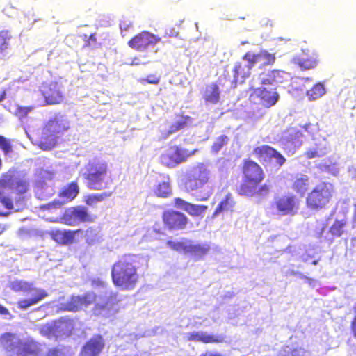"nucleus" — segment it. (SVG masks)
I'll list each match as a JSON object with an SVG mask.
<instances>
[{
    "instance_id": "nucleus-35",
    "label": "nucleus",
    "mask_w": 356,
    "mask_h": 356,
    "mask_svg": "<svg viewBox=\"0 0 356 356\" xmlns=\"http://www.w3.org/2000/svg\"><path fill=\"white\" fill-rule=\"evenodd\" d=\"M190 242L191 241L186 238H182L181 241H168L167 245L175 251L188 254Z\"/></svg>"
},
{
    "instance_id": "nucleus-23",
    "label": "nucleus",
    "mask_w": 356,
    "mask_h": 356,
    "mask_svg": "<svg viewBox=\"0 0 356 356\" xmlns=\"http://www.w3.org/2000/svg\"><path fill=\"white\" fill-rule=\"evenodd\" d=\"M254 92L260 98L261 104L267 108L274 106L280 98V95L276 91L268 90L264 87L255 88Z\"/></svg>"
},
{
    "instance_id": "nucleus-2",
    "label": "nucleus",
    "mask_w": 356,
    "mask_h": 356,
    "mask_svg": "<svg viewBox=\"0 0 356 356\" xmlns=\"http://www.w3.org/2000/svg\"><path fill=\"white\" fill-rule=\"evenodd\" d=\"M106 174V163L97 158L90 160L82 172L88 187L95 190H100L106 187L105 181Z\"/></svg>"
},
{
    "instance_id": "nucleus-49",
    "label": "nucleus",
    "mask_w": 356,
    "mask_h": 356,
    "mask_svg": "<svg viewBox=\"0 0 356 356\" xmlns=\"http://www.w3.org/2000/svg\"><path fill=\"white\" fill-rule=\"evenodd\" d=\"M345 222L342 220H336L333 225L331 227L330 232L333 236H340L343 233V229Z\"/></svg>"
},
{
    "instance_id": "nucleus-16",
    "label": "nucleus",
    "mask_w": 356,
    "mask_h": 356,
    "mask_svg": "<svg viewBox=\"0 0 356 356\" xmlns=\"http://www.w3.org/2000/svg\"><path fill=\"white\" fill-rule=\"evenodd\" d=\"M92 285L94 289H99V294H95L97 297V301L101 302L102 304H105L106 302H108V307L104 308V312H107L109 314V316L113 314L115 312V309H113V298L111 296V294L108 292L106 289V283L99 280V279H94L92 281Z\"/></svg>"
},
{
    "instance_id": "nucleus-58",
    "label": "nucleus",
    "mask_w": 356,
    "mask_h": 356,
    "mask_svg": "<svg viewBox=\"0 0 356 356\" xmlns=\"http://www.w3.org/2000/svg\"><path fill=\"white\" fill-rule=\"evenodd\" d=\"M142 63L140 61V59L138 58H134L132 59V61L131 63V65H139V64H141Z\"/></svg>"
},
{
    "instance_id": "nucleus-4",
    "label": "nucleus",
    "mask_w": 356,
    "mask_h": 356,
    "mask_svg": "<svg viewBox=\"0 0 356 356\" xmlns=\"http://www.w3.org/2000/svg\"><path fill=\"white\" fill-rule=\"evenodd\" d=\"M11 288L13 291L27 293L31 297L21 300L18 302V307L26 310L30 307L38 304L47 296V293L42 289L35 288L33 284L23 280H16L12 282Z\"/></svg>"
},
{
    "instance_id": "nucleus-63",
    "label": "nucleus",
    "mask_w": 356,
    "mask_h": 356,
    "mask_svg": "<svg viewBox=\"0 0 356 356\" xmlns=\"http://www.w3.org/2000/svg\"><path fill=\"white\" fill-rule=\"evenodd\" d=\"M90 232V230H87V232H86L87 236H88V234H89Z\"/></svg>"
},
{
    "instance_id": "nucleus-12",
    "label": "nucleus",
    "mask_w": 356,
    "mask_h": 356,
    "mask_svg": "<svg viewBox=\"0 0 356 356\" xmlns=\"http://www.w3.org/2000/svg\"><path fill=\"white\" fill-rule=\"evenodd\" d=\"M90 221H91V217L84 207L69 208L62 218V222L70 226H76L81 222Z\"/></svg>"
},
{
    "instance_id": "nucleus-33",
    "label": "nucleus",
    "mask_w": 356,
    "mask_h": 356,
    "mask_svg": "<svg viewBox=\"0 0 356 356\" xmlns=\"http://www.w3.org/2000/svg\"><path fill=\"white\" fill-rule=\"evenodd\" d=\"M235 204V202L232 195L230 193L226 195L224 200H222L217 206L212 217H217L220 213L232 210Z\"/></svg>"
},
{
    "instance_id": "nucleus-11",
    "label": "nucleus",
    "mask_w": 356,
    "mask_h": 356,
    "mask_svg": "<svg viewBox=\"0 0 356 356\" xmlns=\"http://www.w3.org/2000/svg\"><path fill=\"white\" fill-rule=\"evenodd\" d=\"M303 142V134L296 127L288 129L280 139V145L288 155H293Z\"/></svg>"
},
{
    "instance_id": "nucleus-9",
    "label": "nucleus",
    "mask_w": 356,
    "mask_h": 356,
    "mask_svg": "<svg viewBox=\"0 0 356 356\" xmlns=\"http://www.w3.org/2000/svg\"><path fill=\"white\" fill-rule=\"evenodd\" d=\"M333 192V186L330 183L317 185L307 198V206L312 209H322L330 201Z\"/></svg>"
},
{
    "instance_id": "nucleus-13",
    "label": "nucleus",
    "mask_w": 356,
    "mask_h": 356,
    "mask_svg": "<svg viewBox=\"0 0 356 356\" xmlns=\"http://www.w3.org/2000/svg\"><path fill=\"white\" fill-rule=\"evenodd\" d=\"M254 152L261 161L273 163L275 166L281 167L286 161V159L278 151L268 145L258 147Z\"/></svg>"
},
{
    "instance_id": "nucleus-41",
    "label": "nucleus",
    "mask_w": 356,
    "mask_h": 356,
    "mask_svg": "<svg viewBox=\"0 0 356 356\" xmlns=\"http://www.w3.org/2000/svg\"><path fill=\"white\" fill-rule=\"evenodd\" d=\"M111 193L103 192L101 193H93L86 198V203L90 206H95L98 202L103 201L106 197H109Z\"/></svg>"
},
{
    "instance_id": "nucleus-34",
    "label": "nucleus",
    "mask_w": 356,
    "mask_h": 356,
    "mask_svg": "<svg viewBox=\"0 0 356 356\" xmlns=\"http://www.w3.org/2000/svg\"><path fill=\"white\" fill-rule=\"evenodd\" d=\"M258 181H252L250 180H245L241 185L239 193L245 196H254L256 195V188L258 186Z\"/></svg>"
},
{
    "instance_id": "nucleus-44",
    "label": "nucleus",
    "mask_w": 356,
    "mask_h": 356,
    "mask_svg": "<svg viewBox=\"0 0 356 356\" xmlns=\"http://www.w3.org/2000/svg\"><path fill=\"white\" fill-rule=\"evenodd\" d=\"M40 332L42 336L46 337L49 339L56 340V334L54 332L53 323L41 326L40 328Z\"/></svg>"
},
{
    "instance_id": "nucleus-48",
    "label": "nucleus",
    "mask_w": 356,
    "mask_h": 356,
    "mask_svg": "<svg viewBox=\"0 0 356 356\" xmlns=\"http://www.w3.org/2000/svg\"><path fill=\"white\" fill-rule=\"evenodd\" d=\"M11 38V35L8 31H1L0 32V51L2 52L8 47V42Z\"/></svg>"
},
{
    "instance_id": "nucleus-31",
    "label": "nucleus",
    "mask_w": 356,
    "mask_h": 356,
    "mask_svg": "<svg viewBox=\"0 0 356 356\" xmlns=\"http://www.w3.org/2000/svg\"><path fill=\"white\" fill-rule=\"evenodd\" d=\"M76 232L70 230H56L53 232L52 238L58 243L67 245L73 243Z\"/></svg>"
},
{
    "instance_id": "nucleus-43",
    "label": "nucleus",
    "mask_w": 356,
    "mask_h": 356,
    "mask_svg": "<svg viewBox=\"0 0 356 356\" xmlns=\"http://www.w3.org/2000/svg\"><path fill=\"white\" fill-rule=\"evenodd\" d=\"M170 193L171 188L169 183L167 181H163L162 183L159 184L155 190V193L158 196L163 197H167L170 194Z\"/></svg>"
},
{
    "instance_id": "nucleus-6",
    "label": "nucleus",
    "mask_w": 356,
    "mask_h": 356,
    "mask_svg": "<svg viewBox=\"0 0 356 356\" xmlns=\"http://www.w3.org/2000/svg\"><path fill=\"white\" fill-rule=\"evenodd\" d=\"M67 128L68 124L65 120H49L42 130L39 145L42 149H51L57 143L58 135Z\"/></svg>"
},
{
    "instance_id": "nucleus-45",
    "label": "nucleus",
    "mask_w": 356,
    "mask_h": 356,
    "mask_svg": "<svg viewBox=\"0 0 356 356\" xmlns=\"http://www.w3.org/2000/svg\"><path fill=\"white\" fill-rule=\"evenodd\" d=\"M243 65L245 66L246 69H248V71L251 72V70L252 67L257 64L254 57V53L248 51L247 52L243 57Z\"/></svg>"
},
{
    "instance_id": "nucleus-24",
    "label": "nucleus",
    "mask_w": 356,
    "mask_h": 356,
    "mask_svg": "<svg viewBox=\"0 0 356 356\" xmlns=\"http://www.w3.org/2000/svg\"><path fill=\"white\" fill-rule=\"evenodd\" d=\"M54 329L56 334V340L60 338L67 337L74 326L72 320L66 318H62L60 320L53 323Z\"/></svg>"
},
{
    "instance_id": "nucleus-7",
    "label": "nucleus",
    "mask_w": 356,
    "mask_h": 356,
    "mask_svg": "<svg viewBox=\"0 0 356 356\" xmlns=\"http://www.w3.org/2000/svg\"><path fill=\"white\" fill-rule=\"evenodd\" d=\"M29 184L26 180L14 177L12 174L3 175L0 179V202L8 209H13L12 200L6 197V191H15L18 193H24L28 189Z\"/></svg>"
},
{
    "instance_id": "nucleus-42",
    "label": "nucleus",
    "mask_w": 356,
    "mask_h": 356,
    "mask_svg": "<svg viewBox=\"0 0 356 356\" xmlns=\"http://www.w3.org/2000/svg\"><path fill=\"white\" fill-rule=\"evenodd\" d=\"M309 184V180L307 176H302L298 178L293 183V188L300 194H304L307 189Z\"/></svg>"
},
{
    "instance_id": "nucleus-39",
    "label": "nucleus",
    "mask_w": 356,
    "mask_h": 356,
    "mask_svg": "<svg viewBox=\"0 0 356 356\" xmlns=\"http://www.w3.org/2000/svg\"><path fill=\"white\" fill-rule=\"evenodd\" d=\"M254 57L257 63L266 65L273 63L275 57L273 54L268 53L267 51H261L258 54H254Z\"/></svg>"
},
{
    "instance_id": "nucleus-40",
    "label": "nucleus",
    "mask_w": 356,
    "mask_h": 356,
    "mask_svg": "<svg viewBox=\"0 0 356 356\" xmlns=\"http://www.w3.org/2000/svg\"><path fill=\"white\" fill-rule=\"evenodd\" d=\"M234 77L236 81H238V78L239 76L241 77V82L243 81L247 77H249L251 72L248 71V69H246L245 66L242 63H236L234 65Z\"/></svg>"
},
{
    "instance_id": "nucleus-18",
    "label": "nucleus",
    "mask_w": 356,
    "mask_h": 356,
    "mask_svg": "<svg viewBox=\"0 0 356 356\" xmlns=\"http://www.w3.org/2000/svg\"><path fill=\"white\" fill-rule=\"evenodd\" d=\"M159 39L156 35L147 31H143L135 36L129 42V45L138 51L145 50L148 46L155 44Z\"/></svg>"
},
{
    "instance_id": "nucleus-53",
    "label": "nucleus",
    "mask_w": 356,
    "mask_h": 356,
    "mask_svg": "<svg viewBox=\"0 0 356 356\" xmlns=\"http://www.w3.org/2000/svg\"><path fill=\"white\" fill-rule=\"evenodd\" d=\"M46 356H65L62 350L58 348L49 349Z\"/></svg>"
},
{
    "instance_id": "nucleus-28",
    "label": "nucleus",
    "mask_w": 356,
    "mask_h": 356,
    "mask_svg": "<svg viewBox=\"0 0 356 356\" xmlns=\"http://www.w3.org/2000/svg\"><path fill=\"white\" fill-rule=\"evenodd\" d=\"M330 150L328 143L326 140L322 139L316 143L314 147H310L305 153L308 159L322 157Z\"/></svg>"
},
{
    "instance_id": "nucleus-52",
    "label": "nucleus",
    "mask_w": 356,
    "mask_h": 356,
    "mask_svg": "<svg viewBox=\"0 0 356 356\" xmlns=\"http://www.w3.org/2000/svg\"><path fill=\"white\" fill-rule=\"evenodd\" d=\"M141 83L147 82L152 84H157L159 82V77L154 74L149 75L146 79L140 80Z\"/></svg>"
},
{
    "instance_id": "nucleus-14",
    "label": "nucleus",
    "mask_w": 356,
    "mask_h": 356,
    "mask_svg": "<svg viewBox=\"0 0 356 356\" xmlns=\"http://www.w3.org/2000/svg\"><path fill=\"white\" fill-rule=\"evenodd\" d=\"M40 91L47 104H58L63 101L62 87L56 82L43 84Z\"/></svg>"
},
{
    "instance_id": "nucleus-20",
    "label": "nucleus",
    "mask_w": 356,
    "mask_h": 356,
    "mask_svg": "<svg viewBox=\"0 0 356 356\" xmlns=\"http://www.w3.org/2000/svg\"><path fill=\"white\" fill-rule=\"evenodd\" d=\"M104 346L103 338L101 336H96L85 344L81 352V356H98Z\"/></svg>"
},
{
    "instance_id": "nucleus-26",
    "label": "nucleus",
    "mask_w": 356,
    "mask_h": 356,
    "mask_svg": "<svg viewBox=\"0 0 356 356\" xmlns=\"http://www.w3.org/2000/svg\"><path fill=\"white\" fill-rule=\"evenodd\" d=\"M175 206L177 209L186 211L190 215L193 216H199L202 215L207 209V206L193 204L179 197L175 199Z\"/></svg>"
},
{
    "instance_id": "nucleus-37",
    "label": "nucleus",
    "mask_w": 356,
    "mask_h": 356,
    "mask_svg": "<svg viewBox=\"0 0 356 356\" xmlns=\"http://www.w3.org/2000/svg\"><path fill=\"white\" fill-rule=\"evenodd\" d=\"M284 356H310V353L305 349L296 346H286L283 349Z\"/></svg>"
},
{
    "instance_id": "nucleus-21",
    "label": "nucleus",
    "mask_w": 356,
    "mask_h": 356,
    "mask_svg": "<svg viewBox=\"0 0 356 356\" xmlns=\"http://www.w3.org/2000/svg\"><path fill=\"white\" fill-rule=\"evenodd\" d=\"M292 62L302 70H309L316 66L317 56L314 53L310 54L309 50L302 51L300 55L293 58Z\"/></svg>"
},
{
    "instance_id": "nucleus-5",
    "label": "nucleus",
    "mask_w": 356,
    "mask_h": 356,
    "mask_svg": "<svg viewBox=\"0 0 356 356\" xmlns=\"http://www.w3.org/2000/svg\"><path fill=\"white\" fill-rule=\"evenodd\" d=\"M211 177V171L202 163L191 167L186 171L185 188L188 191L200 190L209 182Z\"/></svg>"
},
{
    "instance_id": "nucleus-10",
    "label": "nucleus",
    "mask_w": 356,
    "mask_h": 356,
    "mask_svg": "<svg viewBox=\"0 0 356 356\" xmlns=\"http://www.w3.org/2000/svg\"><path fill=\"white\" fill-rule=\"evenodd\" d=\"M197 149L189 151L178 146H172L161 156V162L168 167H175L184 162L186 159L195 154Z\"/></svg>"
},
{
    "instance_id": "nucleus-27",
    "label": "nucleus",
    "mask_w": 356,
    "mask_h": 356,
    "mask_svg": "<svg viewBox=\"0 0 356 356\" xmlns=\"http://www.w3.org/2000/svg\"><path fill=\"white\" fill-rule=\"evenodd\" d=\"M202 98L206 104H217L220 101V90L216 83L205 86L202 92Z\"/></svg>"
},
{
    "instance_id": "nucleus-32",
    "label": "nucleus",
    "mask_w": 356,
    "mask_h": 356,
    "mask_svg": "<svg viewBox=\"0 0 356 356\" xmlns=\"http://www.w3.org/2000/svg\"><path fill=\"white\" fill-rule=\"evenodd\" d=\"M283 72L279 70H273L266 74H261L259 76V80L262 85H275L281 82Z\"/></svg>"
},
{
    "instance_id": "nucleus-19",
    "label": "nucleus",
    "mask_w": 356,
    "mask_h": 356,
    "mask_svg": "<svg viewBox=\"0 0 356 356\" xmlns=\"http://www.w3.org/2000/svg\"><path fill=\"white\" fill-rule=\"evenodd\" d=\"M79 193V186L76 183L72 182L69 186L64 188L59 197V199L54 200L48 204L49 208L59 207L66 202L73 200Z\"/></svg>"
},
{
    "instance_id": "nucleus-8",
    "label": "nucleus",
    "mask_w": 356,
    "mask_h": 356,
    "mask_svg": "<svg viewBox=\"0 0 356 356\" xmlns=\"http://www.w3.org/2000/svg\"><path fill=\"white\" fill-rule=\"evenodd\" d=\"M92 302H95V312L97 314L109 316L108 313L104 312V308L108 307V302L102 304L98 302L97 297L94 293H87L83 296H72L70 301L60 304V309L75 312L83 307H87Z\"/></svg>"
},
{
    "instance_id": "nucleus-36",
    "label": "nucleus",
    "mask_w": 356,
    "mask_h": 356,
    "mask_svg": "<svg viewBox=\"0 0 356 356\" xmlns=\"http://www.w3.org/2000/svg\"><path fill=\"white\" fill-rule=\"evenodd\" d=\"M325 93V88L321 83H316L314 87L307 91L309 100L314 101L322 97Z\"/></svg>"
},
{
    "instance_id": "nucleus-56",
    "label": "nucleus",
    "mask_w": 356,
    "mask_h": 356,
    "mask_svg": "<svg viewBox=\"0 0 356 356\" xmlns=\"http://www.w3.org/2000/svg\"><path fill=\"white\" fill-rule=\"evenodd\" d=\"M355 312V316L352 322V330L353 332L354 336L356 337V304L354 307Z\"/></svg>"
},
{
    "instance_id": "nucleus-54",
    "label": "nucleus",
    "mask_w": 356,
    "mask_h": 356,
    "mask_svg": "<svg viewBox=\"0 0 356 356\" xmlns=\"http://www.w3.org/2000/svg\"><path fill=\"white\" fill-rule=\"evenodd\" d=\"M290 274L292 275L297 276L298 277H299L300 279H306L308 281L312 280L310 278L307 277V276L304 275L302 273L298 272V271L291 270Z\"/></svg>"
},
{
    "instance_id": "nucleus-29",
    "label": "nucleus",
    "mask_w": 356,
    "mask_h": 356,
    "mask_svg": "<svg viewBox=\"0 0 356 356\" xmlns=\"http://www.w3.org/2000/svg\"><path fill=\"white\" fill-rule=\"evenodd\" d=\"M54 188L44 181H36L35 186V194L38 199L46 200L54 194Z\"/></svg>"
},
{
    "instance_id": "nucleus-15",
    "label": "nucleus",
    "mask_w": 356,
    "mask_h": 356,
    "mask_svg": "<svg viewBox=\"0 0 356 356\" xmlns=\"http://www.w3.org/2000/svg\"><path fill=\"white\" fill-rule=\"evenodd\" d=\"M297 201L293 195H284L275 199L274 207L278 215H291L295 212Z\"/></svg>"
},
{
    "instance_id": "nucleus-59",
    "label": "nucleus",
    "mask_w": 356,
    "mask_h": 356,
    "mask_svg": "<svg viewBox=\"0 0 356 356\" xmlns=\"http://www.w3.org/2000/svg\"><path fill=\"white\" fill-rule=\"evenodd\" d=\"M6 97V90L2 91V92L0 94V102L3 101Z\"/></svg>"
},
{
    "instance_id": "nucleus-3",
    "label": "nucleus",
    "mask_w": 356,
    "mask_h": 356,
    "mask_svg": "<svg viewBox=\"0 0 356 356\" xmlns=\"http://www.w3.org/2000/svg\"><path fill=\"white\" fill-rule=\"evenodd\" d=\"M1 343L10 355L39 356V348L32 342H22L19 337L10 332L1 337Z\"/></svg>"
},
{
    "instance_id": "nucleus-38",
    "label": "nucleus",
    "mask_w": 356,
    "mask_h": 356,
    "mask_svg": "<svg viewBox=\"0 0 356 356\" xmlns=\"http://www.w3.org/2000/svg\"><path fill=\"white\" fill-rule=\"evenodd\" d=\"M186 124V122L183 118L178 119L169 127V129L167 131H162V138L164 139L168 138L170 135L183 129L185 127Z\"/></svg>"
},
{
    "instance_id": "nucleus-22",
    "label": "nucleus",
    "mask_w": 356,
    "mask_h": 356,
    "mask_svg": "<svg viewBox=\"0 0 356 356\" xmlns=\"http://www.w3.org/2000/svg\"><path fill=\"white\" fill-rule=\"evenodd\" d=\"M243 174L246 180L261 182L264 179L261 167L254 161H247L243 166Z\"/></svg>"
},
{
    "instance_id": "nucleus-46",
    "label": "nucleus",
    "mask_w": 356,
    "mask_h": 356,
    "mask_svg": "<svg viewBox=\"0 0 356 356\" xmlns=\"http://www.w3.org/2000/svg\"><path fill=\"white\" fill-rule=\"evenodd\" d=\"M228 142L229 138L227 136L225 135L220 136L216 139L212 146V152L214 153H218L225 145L228 143Z\"/></svg>"
},
{
    "instance_id": "nucleus-61",
    "label": "nucleus",
    "mask_w": 356,
    "mask_h": 356,
    "mask_svg": "<svg viewBox=\"0 0 356 356\" xmlns=\"http://www.w3.org/2000/svg\"><path fill=\"white\" fill-rule=\"evenodd\" d=\"M302 80H305V81H310V79L309 78H303Z\"/></svg>"
},
{
    "instance_id": "nucleus-51",
    "label": "nucleus",
    "mask_w": 356,
    "mask_h": 356,
    "mask_svg": "<svg viewBox=\"0 0 356 356\" xmlns=\"http://www.w3.org/2000/svg\"><path fill=\"white\" fill-rule=\"evenodd\" d=\"M268 192H269V187L267 186V184H264L259 188L257 186L255 195H257L259 197H264V196L267 195Z\"/></svg>"
},
{
    "instance_id": "nucleus-57",
    "label": "nucleus",
    "mask_w": 356,
    "mask_h": 356,
    "mask_svg": "<svg viewBox=\"0 0 356 356\" xmlns=\"http://www.w3.org/2000/svg\"><path fill=\"white\" fill-rule=\"evenodd\" d=\"M200 356H221V355L211 352H206L204 354H202Z\"/></svg>"
},
{
    "instance_id": "nucleus-25",
    "label": "nucleus",
    "mask_w": 356,
    "mask_h": 356,
    "mask_svg": "<svg viewBox=\"0 0 356 356\" xmlns=\"http://www.w3.org/2000/svg\"><path fill=\"white\" fill-rule=\"evenodd\" d=\"M186 337L188 341L202 342L204 343H219L222 342L224 339L222 336H214L203 331L188 332L186 334Z\"/></svg>"
},
{
    "instance_id": "nucleus-30",
    "label": "nucleus",
    "mask_w": 356,
    "mask_h": 356,
    "mask_svg": "<svg viewBox=\"0 0 356 356\" xmlns=\"http://www.w3.org/2000/svg\"><path fill=\"white\" fill-rule=\"evenodd\" d=\"M188 254H190L195 259H201L210 250V246L207 243H194L190 242Z\"/></svg>"
},
{
    "instance_id": "nucleus-17",
    "label": "nucleus",
    "mask_w": 356,
    "mask_h": 356,
    "mask_svg": "<svg viewBox=\"0 0 356 356\" xmlns=\"http://www.w3.org/2000/svg\"><path fill=\"white\" fill-rule=\"evenodd\" d=\"M163 219L170 229H184L187 223V217L184 213L175 211L164 212Z\"/></svg>"
},
{
    "instance_id": "nucleus-1",
    "label": "nucleus",
    "mask_w": 356,
    "mask_h": 356,
    "mask_svg": "<svg viewBox=\"0 0 356 356\" xmlns=\"http://www.w3.org/2000/svg\"><path fill=\"white\" fill-rule=\"evenodd\" d=\"M137 257L126 256L115 262L112 268L111 276L114 284L122 289H133L138 279L135 265Z\"/></svg>"
},
{
    "instance_id": "nucleus-60",
    "label": "nucleus",
    "mask_w": 356,
    "mask_h": 356,
    "mask_svg": "<svg viewBox=\"0 0 356 356\" xmlns=\"http://www.w3.org/2000/svg\"><path fill=\"white\" fill-rule=\"evenodd\" d=\"M211 193L207 195V196L202 197L201 200H207Z\"/></svg>"
},
{
    "instance_id": "nucleus-50",
    "label": "nucleus",
    "mask_w": 356,
    "mask_h": 356,
    "mask_svg": "<svg viewBox=\"0 0 356 356\" xmlns=\"http://www.w3.org/2000/svg\"><path fill=\"white\" fill-rule=\"evenodd\" d=\"M0 148L7 156L12 152V147L10 142L3 136H0Z\"/></svg>"
},
{
    "instance_id": "nucleus-62",
    "label": "nucleus",
    "mask_w": 356,
    "mask_h": 356,
    "mask_svg": "<svg viewBox=\"0 0 356 356\" xmlns=\"http://www.w3.org/2000/svg\"><path fill=\"white\" fill-rule=\"evenodd\" d=\"M312 264H313L314 265H316V264H318V260H314V261H313Z\"/></svg>"
},
{
    "instance_id": "nucleus-55",
    "label": "nucleus",
    "mask_w": 356,
    "mask_h": 356,
    "mask_svg": "<svg viewBox=\"0 0 356 356\" xmlns=\"http://www.w3.org/2000/svg\"><path fill=\"white\" fill-rule=\"evenodd\" d=\"M0 314L3 316H8L11 318V314L9 311L1 305H0Z\"/></svg>"
},
{
    "instance_id": "nucleus-47",
    "label": "nucleus",
    "mask_w": 356,
    "mask_h": 356,
    "mask_svg": "<svg viewBox=\"0 0 356 356\" xmlns=\"http://www.w3.org/2000/svg\"><path fill=\"white\" fill-rule=\"evenodd\" d=\"M31 106H20L19 105H15L13 107V113L17 116L19 119L25 118L32 110Z\"/></svg>"
}]
</instances>
